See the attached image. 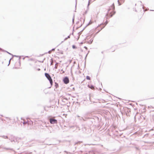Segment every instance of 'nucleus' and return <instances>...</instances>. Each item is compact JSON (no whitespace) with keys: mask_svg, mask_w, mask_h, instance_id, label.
I'll list each match as a JSON object with an SVG mask.
<instances>
[{"mask_svg":"<svg viewBox=\"0 0 154 154\" xmlns=\"http://www.w3.org/2000/svg\"><path fill=\"white\" fill-rule=\"evenodd\" d=\"M45 76L49 81L51 86H52L53 83V81L52 78H51V77L49 74L47 73H45Z\"/></svg>","mask_w":154,"mask_h":154,"instance_id":"obj_1","label":"nucleus"},{"mask_svg":"<svg viewBox=\"0 0 154 154\" xmlns=\"http://www.w3.org/2000/svg\"><path fill=\"white\" fill-rule=\"evenodd\" d=\"M48 120L50 123L51 124H54L57 123V119H54L53 118H49Z\"/></svg>","mask_w":154,"mask_h":154,"instance_id":"obj_2","label":"nucleus"},{"mask_svg":"<svg viewBox=\"0 0 154 154\" xmlns=\"http://www.w3.org/2000/svg\"><path fill=\"white\" fill-rule=\"evenodd\" d=\"M108 23V21L107 20H106L104 23H101L100 25H99L97 27H99L102 25H103V27L102 28H101L100 29V30H99L98 32H97L95 34L96 35L97 33H98L102 29H103L105 27V26Z\"/></svg>","mask_w":154,"mask_h":154,"instance_id":"obj_3","label":"nucleus"},{"mask_svg":"<svg viewBox=\"0 0 154 154\" xmlns=\"http://www.w3.org/2000/svg\"><path fill=\"white\" fill-rule=\"evenodd\" d=\"M112 8L113 11L112 12H110L109 14V17H112L116 13V12L114 11L115 9V6L114 4H112Z\"/></svg>","mask_w":154,"mask_h":154,"instance_id":"obj_4","label":"nucleus"},{"mask_svg":"<svg viewBox=\"0 0 154 154\" xmlns=\"http://www.w3.org/2000/svg\"><path fill=\"white\" fill-rule=\"evenodd\" d=\"M63 81L64 83L66 84H68L69 82V80L68 77L67 76L64 77L63 79Z\"/></svg>","mask_w":154,"mask_h":154,"instance_id":"obj_5","label":"nucleus"},{"mask_svg":"<svg viewBox=\"0 0 154 154\" xmlns=\"http://www.w3.org/2000/svg\"><path fill=\"white\" fill-rule=\"evenodd\" d=\"M88 87L91 89L94 90V86L93 85L88 84Z\"/></svg>","mask_w":154,"mask_h":154,"instance_id":"obj_6","label":"nucleus"},{"mask_svg":"<svg viewBox=\"0 0 154 154\" xmlns=\"http://www.w3.org/2000/svg\"><path fill=\"white\" fill-rule=\"evenodd\" d=\"M76 128H77V127L76 126H71L70 127V129L73 131H75V130H76Z\"/></svg>","mask_w":154,"mask_h":154,"instance_id":"obj_7","label":"nucleus"},{"mask_svg":"<svg viewBox=\"0 0 154 154\" xmlns=\"http://www.w3.org/2000/svg\"><path fill=\"white\" fill-rule=\"evenodd\" d=\"M84 119L83 120L84 121H85L86 119H90V117H87L86 116V114H85L84 116Z\"/></svg>","mask_w":154,"mask_h":154,"instance_id":"obj_8","label":"nucleus"},{"mask_svg":"<svg viewBox=\"0 0 154 154\" xmlns=\"http://www.w3.org/2000/svg\"><path fill=\"white\" fill-rule=\"evenodd\" d=\"M92 23V22L91 21H90V22H89V23H88V24L86 25V26L84 28V29L81 31L80 32H82V31L85 29V28L87 26H88L89 25L91 24V23Z\"/></svg>","mask_w":154,"mask_h":154,"instance_id":"obj_9","label":"nucleus"},{"mask_svg":"<svg viewBox=\"0 0 154 154\" xmlns=\"http://www.w3.org/2000/svg\"><path fill=\"white\" fill-rule=\"evenodd\" d=\"M76 116L77 117L79 118V119L80 121L83 120V119H84V118L82 117H80L78 115H76Z\"/></svg>","mask_w":154,"mask_h":154,"instance_id":"obj_10","label":"nucleus"},{"mask_svg":"<svg viewBox=\"0 0 154 154\" xmlns=\"http://www.w3.org/2000/svg\"><path fill=\"white\" fill-rule=\"evenodd\" d=\"M93 41V38H91L89 41L88 42V43L89 44H91L92 43Z\"/></svg>","mask_w":154,"mask_h":154,"instance_id":"obj_11","label":"nucleus"},{"mask_svg":"<svg viewBox=\"0 0 154 154\" xmlns=\"http://www.w3.org/2000/svg\"><path fill=\"white\" fill-rule=\"evenodd\" d=\"M80 20L82 22V20L83 21V24L84 22H85V18H82V17H81L80 18Z\"/></svg>","mask_w":154,"mask_h":154,"instance_id":"obj_12","label":"nucleus"},{"mask_svg":"<svg viewBox=\"0 0 154 154\" xmlns=\"http://www.w3.org/2000/svg\"><path fill=\"white\" fill-rule=\"evenodd\" d=\"M108 15H109V14H106L105 15V17L106 18V20H107L109 18Z\"/></svg>","mask_w":154,"mask_h":154,"instance_id":"obj_13","label":"nucleus"},{"mask_svg":"<svg viewBox=\"0 0 154 154\" xmlns=\"http://www.w3.org/2000/svg\"><path fill=\"white\" fill-rule=\"evenodd\" d=\"M112 6H111V8H109L108 9V11H107V12L106 14H109L110 13L109 12V11L111 10L112 9Z\"/></svg>","mask_w":154,"mask_h":154,"instance_id":"obj_14","label":"nucleus"},{"mask_svg":"<svg viewBox=\"0 0 154 154\" xmlns=\"http://www.w3.org/2000/svg\"><path fill=\"white\" fill-rule=\"evenodd\" d=\"M55 86L56 88H57L58 87V84L57 83L55 82Z\"/></svg>","mask_w":154,"mask_h":154,"instance_id":"obj_15","label":"nucleus"},{"mask_svg":"<svg viewBox=\"0 0 154 154\" xmlns=\"http://www.w3.org/2000/svg\"><path fill=\"white\" fill-rule=\"evenodd\" d=\"M86 79L87 80H90L91 79V78L89 76H87L86 77Z\"/></svg>","mask_w":154,"mask_h":154,"instance_id":"obj_16","label":"nucleus"},{"mask_svg":"<svg viewBox=\"0 0 154 154\" xmlns=\"http://www.w3.org/2000/svg\"><path fill=\"white\" fill-rule=\"evenodd\" d=\"M5 52H6L7 53H8V54H9L10 55H11L12 56H13V55L12 54H11V53L8 52V51H5V50L4 51Z\"/></svg>","mask_w":154,"mask_h":154,"instance_id":"obj_17","label":"nucleus"},{"mask_svg":"<svg viewBox=\"0 0 154 154\" xmlns=\"http://www.w3.org/2000/svg\"><path fill=\"white\" fill-rule=\"evenodd\" d=\"M26 124H28V125L29 124H28V121H25V122H23V124L24 125Z\"/></svg>","mask_w":154,"mask_h":154,"instance_id":"obj_18","label":"nucleus"},{"mask_svg":"<svg viewBox=\"0 0 154 154\" xmlns=\"http://www.w3.org/2000/svg\"><path fill=\"white\" fill-rule=\"evenodd\" d=\"M13 57H19V60H20V57L18 56H17V55H13V56H12Z\"/></svg>","mask_w":154,"mask_h":154,"instance_id":"obj_19","label":"nucleus"},{"mask_svg":"<svg viewBox=\"0 0 154 154\" xmlns=\"http://www.w3.org/2000/svg\"><path fill=\"white\" fill-rule=\"evenodd\" d=\"M72 48H73V49H75L76 48V46L75 45H72Z\"/></svg>","mask_w":154,"mask_h":154,"instance_id":"obj_20","label":"nucleus"},{"mask_svg":"<svg viewBox=\"0 0 154 154\" xmlns=\"http://www.w3.org/2000/svg\"><path fill=\"white\" fill-rule=\"evenodd\" d=\"M51 65H53V63L52 62V61H53V59L52 58L51 59Z\"/></svg>","mask_w":154,"mask_h":154,"instance_id":"obj_21","label":"nucleus"},{"mask_svg":"<svg viewBox=\"0 0 154 154\" xmlns=\"http://www.w3.org/2000/svg\"><path fill=\"white\" fill-rule=\"evenodd\" d=\"M74 16L72 18V22L73 23H74Z\"/></svg>","mask_w":154,"mask_h":154,"instance_id":"obj_22","label":"nucleus"},{"mask_svg":"<svg viewBox=\"0 0 154 154\" xmlns=\"http://www.w3.org/2000/svg\"><path fill=\"white\" fill-rule=\"evenodd\" d=\"M12 58H13V57H12V58H11L9 60V64H8V66L9 65V64H10V63L11 60Z\"/></svg>","mask_w":154,"mask_h":154,"instance_id":"obj_23","label":"nucleus"},{"mask_svg":"<svg viewBox=\"0 0 154 154\" xmlns=\"http://www.w3.org/2000/svg\"><path fill=\"white\" fill-rule=\"evenodd\" d=\"M0 50L1 51H2L4 52L5 50H4V49H2V48H0Z\"/></svg>","mask_w":154,"mask_h":154,"instance_id":"obj_24","label":"nucleus"},{"mask_svg":"<svg viewBox=\"0 0 154 154\" xmlns=\"http://www.w3.org/2000/svg\"><path fill=\"white\" fill-rule=\"evenodd\" d=\"M90 0H89V1H88V8L89 6V5L90 4Z\"/></svg>","mask_w":154,"mask_h":154,"instance_id":"obj_25","label":"nucleus"},{"mask_svg":"<svg viewBox=\"0 0 154 154\" xmlns=\"http://www.w3.org/2000/svg\"><path fill=\"white\" fill-rule=\"evenodd\" d=\"M63 98L62 99V101H63V102H65L66 100H65V99L63 97Z\"/></svg>","mask_w":154,"mask_h":154,"instance_id":"obj_26","label":"nucleus"},{"mask_svg":"<svg viewBox=\"0 0 154 154\" xmlns=\"http://www.w3.org/2000/svg\"><path fill=\"white\" fill-rule=\"evenodd\" d=\"M63 97L64 98L65 100L66 101H67L68 100V99L67 98H66V97Z\"/></svg>","mask_w":154,"mask_h":154,"instance_id":"obj_27","label":"nucleus"},{"mask_svg":"<svg viewBox=\"0 0 154 154\" xmlns=\"http://www.w3.org/2000/svg\"><path fill=\"white\" fill-rule=\"evenodd\" d=\"M118 4H119V5H121V4L120 3V2H119V0L118 1Z\"/></svg>","mask_w":154,"mask_h":154,"instance_id":"obj_28","label":"nucleus"},{"mask_svg":"<svg viewBox=\"0 0 154 154\" xmlns=\"http://www.w3.org/2000/svg\"><path fill=\"white\" fill-rule=\"evenodd\" d=\"M84 48H85L86 50H87L88 49L87 47H86V46H84Z\"/></svg>","mask_w":154,"mask_h":154,"instance_id":"obj_29","label":"nucleus"},{"mask_svg":"<svg viewBox=\"0 0 154 154\" xmlns=\"http://www.w3.org/2000/svg\"><path fill=\"white\" fill-rule=\"evenodd\" d=\"M55 48H53L51 49V51H55Z\"/></svg>","mask_w":154,"mask_h":154,"instance_id":"obj_30","label":"nucleus"},{"mask_svg":"<svg viewBox=\"0 0 154 154\" xmlns=\"http://www.w3.org/2000/svg\"><path fill=\"white\" fill-rule=\"evenodd\" d=\"M51 50H50L49 51H48V53H49V54H50L51 53Z\"/></svg>","mask_w":154,"mask_h":154,"instance_id":"obj_31","label":"nucleus"},{"mask_svg":"<svg viewBox=\"0 0 154 154\" xmlns=\"http://www.w3.org/2000/svg\"><path fill=\"white\" fill-rule=\"evenodd\" d=\"M70 38V35L68 36V37H67V38Z\"/></svg>","mask_w":154,"mask_h":154,"instance_id":"obj_32","label":"nucleus"},{"mask_svg":"<svg viewBox=\"0 0 154 154\" xmlns=\"http://www.w3.org/2000/svg\"><path fill=\"white\" fill-rule=\"evenodd\" d=\"M67 39H68V38H67V37L66 38L64 39V41H65V40H67Z\"/></svg>","mask_w":154,"mask_h":154,"instance_id":"obj_33","label":"nucleus"},{"mask_svg":"<svg viewBox=\"0 0 154 154\" xmlns=\"http://www.w3.org/2000/svg\"><path fill=\"white\" fill-rule=\"evenodd\" d=\"M87 11H86L85 12V14H87Z\"/></svg>","mask_w":154,"mask_h":154,"instance_id":"obj_34","label":"nucleus"},{"mask_svg":"<svg viewBox=\"0 0 154 154\" xmlns=\"http://www.w3.org/2000/svg\"><path fill=\"white\" fill-rule=\"evenodd\" d=\"M79 23V21H78L77 22L76 24H78V23Z\"/></svg>","mask_w":154,"mask_h":154,"instance_id":"obj_35","label":"nucleus"},{"mask_svg":"<svg viewBox=\"0 0 154 154\" xmlns=\"http://www.w3.org/2000/svg\"><path fill=\"white\" fill-rule=\"evenodd\" d=\"M37 70H38V71H40V69L39 68H38Z\"/></svg>","mask_w":154,"mask_h":154,"instance_id":"obj_36","label":"nucleus"},{"mask_svg":"<svg viewBox=\"0 0 154 154\" xmlns=\"http://www.w3.org/2000/svg\"><path fill=\"white\" fill-rule=\"evenodd\" d=\"M88 53H87V54L86 55V56H85V57H87V55H88Z\"/></svg>","mask_w":154,"mask_h":154,"instance_id":"obj_37","label":"nucleus"},{"mask_svg":"<svg viewBox=\"0 0 154 154\" xmlns=\"http://www.w3.org/2000/svg\"><path fill=\"white\" fill-rule=\"evenodd\" d=\"M154 108V107H152V106H150V108Z\"/></svg>","mask_w":154,"mask_h":154,"instance_id":"obj_38","label":"nucleus"},{"mask_svg":"<svg viewBox=\"0 0 154 154\" xmlns=\"http://www.w3.org/2000/svg\"><path fill=\"white\" fill-rule=\"evenodd\" d=\"M82 24H81V25L80 26H79L78 28H79V27H81L82 26Z\"/></svg>","mask_w":154,"mask_h":154,"instance_id":"obj_39","label":"nucleus"},{"mask_svg":"<svg viewBox=\"0 0 154 154\" xmlns=\"http://www.w3.org/2000/svg\"><path fill=\"white\" fill-rule=\"evenodd\" d=\"M90 123H91V124H92V121H90Z\"/></svg>","mask_w":154,"mask_h":154,"instance_id":"obj_40","label":"nucleus"},{"mask_svg":"<svg viewBox=\"0 0 154 154\" xmlns=\"http://www.w3.org/2000/svg\"><path fill=\"white\" fill-rule=\"evenodd\" d=\"M86 57H85V60H86Z\"/></svg>","mask_w":154,"mask_h":154,"instance_id":"obj_41","label":"nucleus"},{"mask_svg":"<svg viewBox=\"0 0 154 154\" xmlns=\"http://www.w3.org/2000/svg\"><path fill=\"white\" fill-rule=\"evenodd\" d=\"M26 57H29L28 56H26Z\"/></svg>","mask_w":154,"mask_h":154,"instance_id":"obj_42","label":"nucleus"},{"mask_svg":"<svg viewBox=\"0 0 154 154\" xmlns=\"http://www.w3.org/2000/svg\"><path fill=\"white\" fill-rule=\"evenodd\" d=\"M73 89L74 90H75V88H73Z\"/></svg>","mask_w":154,"mask_h":154,"instance_id":"obj_43","label":"nucleus"},{"mask_svg":"<svg viewBox=\"0 0 154 154\" xmlns=\"http://www.w3.org/2000/svg\"><path fill=\"white\" fill-rule=\"evenodd\" d=\"M123 2H124L125 0H121Z\"/></svg>","mask_w":154,"mask_h":154,"instance_id":"obj_44","label":"nucleus"},{"mask_svg":"<svg viewBox=\"0 0 154 154\" xmlns=\"http://www.w3.org/2000/svg\"><path fill=\"white\" fill-rule=\"evenodd\" d=\"M89 99H90V100L91 101V99H90V97H89Z\"/></svg>","mask_w":154,"mask_h":154,"instance_id":"obj_45","label":"nucleus"},{"mask_svg":"<svg viewBox=\"0 0 154 154\" xmlns=\"http://www.w3.org/2000/svg\"><path fill=\"white\" fill-rule=\"evenodd\" d=\"M85 63H86V61H85Z\"/></svg>","mask_w":154,"mask_h":154,"instance_id":"obj_46","label":"nucleus"},{"mask_svg":"<svg viewBox=\"0 0 154 154\" xmlns=\"http://www.w3.org/2000/svg\"><path fill=\"white\" fill-rule=\"evenodd\" d=\"M55 69H57V67H56V66L55 67H54Z\"/></svg>","mask_w":154,"mask_h":154,"instance_id":"obj_47","label":"nucleus"},{"mask_svg":"<svg viewBox=\"0 0 154 154\" xmlns=\"http://www.w3.org/2000/svg\"><path fill=\"white\" fill-rule=\"evenodd\" d=\"M150 11H154V10H150Z\"/></svg>","mask_w":154,"mask_h":154,"instance_id":"obj_48","label":"nucleus"},{"mask_svg":"<svg viewBox=\"0 0 154 154\" xmlns=\"http://www.w3.org/2000/svg\"><path fill=\"white\" fill-rule=\"evenodd\" d=\"M103 51L101 52L102 53V54L103 53Z\"/></svg>","mask_w":154,"mask_h":154,"instance_id":"obj_49","label":"nucleus"},{"mask_svg":"<svg viewBox=\"0 0 154 154\" xmlns=\"http://www.w3.org/2000/svg\"><path fill=\"white\" fill-rule=\"evenodd\" d=\"M144 6H143V8H143V9H144Z\"/></svg>","mask_w":154,"mask_h":154,"instance_id":"obj_50","label":"nucleus"},{"mask_svg":"<svg viewBox=\"0 0 154 154\" xmlns=\"http://www.w3.org/2000/svg\"><path fill=\"white\" fill-rule=\"evenodd\" d=\"M145 135H148V134H145Z\"/></svg>","mask_w":154,"mask_h":154,"instance_id":"obj_51","label":"nucleus"},{"mask_svg":"<svg viewBox=\"0 0 154 154\" xmlns=\"http://www.w3.org/2000/svg\"><path fill=\"white\" fill-rule=\"evenodd\" d=\"M24 59H25V58H24V57H23V60H24Z\"/></svg>","mask_w":154,"mask_h":154,"instance_id":"obj_52","label":"nucleus"},{"mask_svg":"<svg viewBox=\"0 0 154 154\" xmlns=\"http://www.w3.org/2000/svg\"><path fill=\"white\" fill-rule=\"evenodd\" d=\"M76 6V4L75 6Z\"/></svg>","mask_w":154,"mask_h":154,"instance_id":"obj_53","label":"nucleus"},{"mask_svg":"<svg viewBox=\"0 0 154 154\" xmlns=\"http://www.w3.org/2000/svg\"><path fill=\"white\" fill-rule=\"evenodd\" d=\"M73 31H74V28H73Z\"/></svg>","mask_w":154,"mask_h":154,"instance_id":"obj_54","label":"nucleus"},{"mask_svg":"<svg viewBox=\"0 0 154 154\" xmlns=\"http://www.w3.org/2000/svg\"><path fill=\"white\" fill-rule=\"evenodd\" d=\"M73 79H74V78H73Z\"/></svg>","mask_w":154,"mask_h":154,"instance_id":"obj_55","label":"nucleus"},{"mask_svg":"<svg viewBox=\"0 0 154 154\" xmlns=\"http://www.w3.org/2000/svg\"><path fill=\"white\" fill-rule=\"evenodd\" d=\"M120 135H122V134H121Z\"/></svg>","mask_w":154,"mask_h":154,"instance_id":"obj_56","label":"nucleus"},{"mask_svg":"<svg viewBox=\"0 0 154 154\" xmlns=\"http://www.w3.org/2000/svg\"><path fill=\"white\" fill-rule=\"evenodd\" d=\"M72 34H73V32L72 33Z\"/></svg>","mask_w":154,"mask_h":154,"instance_id":"obj_57","label":"nucleus"},{"mask_svg":"<svg viewBox=\"0 0 154 154\" xmlns=\"http://www.w3.org/2000/svg\"><path fill=\"white\" fill-rule=\"evenodd\" d=\"M71 60H70V62H71Z\"/></svg>","mask_w":154,"mask_h":154,"instance_id":"obj_58","label":"nucleus"}]
</instances>
